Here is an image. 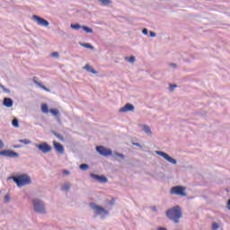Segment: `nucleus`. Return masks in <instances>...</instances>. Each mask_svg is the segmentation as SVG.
Here are the masks:
<instances>
[{"instance_id":"nucleus-1","label":"nucleus","mask_w":230,"mask_h":230,"mask_svg":"<svg viewBox=\"0 0 230 230\" xmlns=\"http://www.w3.org/2000/svg\"><path fill=\"white\" fill-rule=\"evenodd\" d=\"M165 215L169 220H172L174 224H179V219L182 218V209L181 206H175L172 208L166 210Z\"/></svg>"},{"instance_id":"nucleus-2","label":"nucleus","mask_w":230,"mask_h":230,"mask_svg":"<svg viewBox=\"0 0 230 230\" xmlns=\"http://www.w3.org/2000/svg\"><path fill=\"white\" fill-rule=\"evenodd\" d=\"M10 179L15 182L18 188H22V186H28L31 184V177L26 173L10 177Z\"/></svg>"},{"instance_id":"nucleus-3","label":"nucleus","mask_w":230,"mask_h":230,"mask_svg":"<svg viewBox=\"0 0 230 230\" xmlns=\"http://www.w3.org/2000/svg\"><path fill=\"white\" fill-rule=\"evenodd\" d=\"M32 208L34 213L39 215H46L48 211L46 210V203L40 199H32Z\"/></svg>"},{"instance_id":"nucleus-4","label":"nucleus","mask_w":230,"mask_h":230,"mask_svg":"<svg viewBox=\"0 0 230 230\" xmlns=\"http://www.w3.org/2000/svg\"><path fill=\"white\" fill-rule=\"evenodd\" d=\"M90 208L93 211H95V216L94 217L101 216L102 218H105V217H109V210L104 209L102 207H100L94 202L90 203Z\"/></svg>"},{"instance_id":"nucleus-5","label":"nucleus","mask_w":230,"mask_h":230,"mask_svg":"<svg viewBox=\"0 0 230 230\" xmlns=\"http://www.w3.org/2000/svg\"><path fill=\"white\" fill-rule=\"evenodd\" d=\"M34 146L40 150V152H42V154H49L51 150H53V147L47 142H41L40 144H34Z\"/></svg>"},{"instance_id":"nucleus-6","label":"nucleus","mask_w":230,"mask_h":230,"mask_svg":"<svg viewBox=\"0 0 230 230\" xmlns=\"http://www.w3.org/2000/svg\"><path fill=\"white\" fill-rule=\"evenodd\" d=\"M172 195H180L181 197H186V188L182 186H174L171 189Z\"/></svg>"},{"instance_id":"nucleus-7","label":"nucleus","mask_w":230,"mask_h":230,"mask_svg":"<svg viewBox=\"0 0 230 230\" xmlns=\"http://www.w3.org/2000/svg\"><path fill=\"white\" fill-rule=\"evenodd\" d=\"M0 155H3L4 157H10L11 159H17L20 155L13 150L5 149L0 151Z\"/></svg>"},{"instance_id":"nucleus-8","label":"nucleus","mask_w":230,"mask_h":230,"mask_svg":"<svg viewBox=\"0 0 230 230\" xmlns=\"http://www.w3.org/2000/svg\"><path fill=\"white\" fill-rule=\"evenodd\" d=\"M96 151L100 155H102L103 157H109V155H112V150L106 148L103 146H97Z\"/></svg>"},{"instance_id":"nucleus-9","label":"nucleus","mask_w":230,"mask_h":230,"mask_svg":"<svg viewBox=\"0 0 230 230\" xmlns=\"http://www.w3.org/2000/svg\"><path fill=\"white\" fill-rule=\"evenodd\" d=\"M156 154L157 155H160V157H163V159H165V161H167L171 164H177V160L170 156V155L166 154L165 152L156 151Z\"/></svg>"},{"instance_id":"nucleus-10","label":"nucleus","mask_w":230,"mask_h":230,"mask_svg":"<svg viewBox=\"0 0 230 230\" xmlns=\"http://www.w3.org/2000/svg\"><path fill=\"white\" fill-rule=\"evenodd\" d=\"M32 19L35 21V22H37L39 26H44L45 28L49 26V22L37 14L32 15Z\"/></svg>"},{"instance_id":"nucleus-11","label":"nucleus","mask_w":230,"mask_h":230,"mask_svg":"<svg viewBox=\"0 0 230 230\" xmlns=\"http://www.w3.org/2000/svg\"><path fill=\"white\" fill-rule=\"evenodd\" d=\"M90 177H92V179H93L94 181H97V182H101V184H105V183L109 182V179H107L103 175L91 173Z\"/></svg>"},{"instance_id":"nucleus-12","label":"nucleus","mask_w":230,"mask_h":230,"mask_svg":"<svg viewBox=\"0 0 230 230\" xmlns=\"http://www.w3.org/2000/svg\"><path fill=\"white\" fill-rule=\"evenodd\" d=\"M136 107L132 103H126L122 108L119 110V112H133Z\"/></svg>"},{"instance_id":"nucleus-13","label":"nucleus","mask_w":230,"mask_h":230,"mask_svg":"<svg viewBox=\"0 0 230 230\" xmlns=\"http://www.w3.org/2000/svg\"><path fill=\"white\" fill-rule=\"evenodd\" d=\"M54 145V148L56 150V152H58V154H64V146H62V144L54 141L53 142Z\"/></svg>"},{"instance_id":"nucleus-14","label":"nucleus","mask_w":230,"mask_h":230,"mask_svg":"<svg viewBox=\"0 0 230 230\" xmlns=\"http://www.w3.org/2000/svg\"><path fill=\"white\" fill-rule=\"evenodd\" d=\"M3 105L8 109L13 107V100H12V98L5 97L4 98Z\"/></svg>"},{"instance_id":"nucleus-15","label":"nucleus","mask_w":230,"mask_h":230,"mask_svg":"<svg viewBox=\"0 0 230 230\" xmlns=\"http://www.w3.org/2000/svg\"><path fill=\"white\" fill-rule=\"evenodd\" d=\"M83 69H84L85 71H87L88 73H92L93 75H98V71L94 70V68H93V66H91L89 64H86Z\"/></svg>"},{"instance_id":"nucleus-16","label":"nucleus","mask_w":230,"mask_h":230,"mask_svg":"<svg viewBox=\"0 0 230 230\" xmlns=\"http://www.w3.org/2000/svg\"><path fill=\"white\" fill-rule=\"evenodd\" d=\"M141 127L143 128V131L146 134H148L149 136H152V129H150V126H148V125H141Z\"/></svg>"},{"instance_id":"nucleus-17","label":"nucleus","mask_w":230,"mask_h":230,"mask_svg":"<svg viewBox=\"0 0 230 230\" xmlns=\"http://www.w3.org/2000/svg\"><path fill=\"white\" fill-rule=\"evenodd\" d=\"M84 25H80V23H72L70 25V28H72V30H75V31H78V30H82Z\"/></svg>"},{"instance_id":"nucleus-18","label":"nucleus","mask_w":230,"mask_h":230,"mask_svg":"<svg viewBox=\"0 0 230 230\" xmlns=\"http://www.w3.org/2000/svg\"><path fill=\"white\" fill-rule=\"evenodd\" d=\"M80 46H82L83 48H86L87 49H94V47L89 43H79Z\"/></svg>"},{"instance_id":"nucleus-19","label":"nucleus","mask_w":230,"mask_h":230,"mask_svg":"<svg viewBox=\"0 0 230 230\" xmlns=\"http://www.w3.org/2000/svg\"><path fill=\"white\" fill-rule=\"evenodd\" d=\"M99 3H102V4H103V6H109V4H112V1L111 0H98Z\"/></svg>"},{"instance_id":"nucleus-20","label":"nucleus","mask_w":230,"mask_h":230,"mask_svg":"<svg viewBox=\"0 0 230 230\" xmlns=\"http://www.w3.org/2000/svg\"><path fill=\"white\" fill-rule=\"evenodd\" d=\"M125 60H127V62H129V64H134L136 62V57H126Z\"/></svg>"},{"instance_id":"nucleus-21","label":"nucleus","mask_w":230,"mask_h":230,"mask_svg":"<svg viewBox=\"0 0 230 230\" xmlns=\"http://www.w3.org/2000/svg\"><path fill=\"white\" fill-rule=\"evenodd\" d=\"M82 30L85 31V33H93V28L83 25Z\"/></svg>"},{"instance_id":"nucleus-22","label":"nucleus","mask_w":230,"mask_h":230,"mask_svg":"<svg viewBox=\"0 0 230 230\" xmlns=\"http://www.w3.org/2000/svg\"><path fill=\"white\" fill-rule=\"evenodd\" d=\"M41 111L44 113L49 112V108L48 107V104L46 103L41 104Z\"/></svg>"},{"instance_id":"nucleus-23","label":"nucleus","mask_w":230,"mask_h":230,"mask_svg":"<svg viewBox=\"0 0 230 230\" xmlns=\"http://www.w3.org/2000/svg\"><path fill=\"white\" fill-rule=\"evenodd\" d=\"M51 133L58 137V139H59V141H64V137L58 133H57V131L52 130Z\"/></svg>"},{"instance_id":"nucleus-24","label":"nucleus","mask_w":230,"mask_h":230,"mask_svg":"<svg viewBox=\"0 0 230 230\" xmlns=\"http://www.w3.org/2000/svg\"><path fill=\"white\" fill-rule=\"evenodd\" d=\"M49 112L53 116H59L60 115V111L58 109H50Z\"/></svg>"},{"instance_id":"nucleus-25","label":"nucleus","mask_w":230,"mask_h":230,"mask_svg":"<svg viewBox=\"0 0 230 230\" xmlns=\"http://www.w3.org/2000/svg\"><path fill=\"white\" fill-rule=\"evenodd\" d=\"M12 125L13 127H14L15 128H19V119L17 118H14L12 120Z\"/></svg>"},{"instance_id":"nucleus-26","label":"nucleus","mask_w":230,"mask_h":230,"mask_svg":"<svg viewBox=\"0 0 230 230\" xmlns=\"http://www.w3.org/2000/svg\"><path fill=\"white\" fill-rule=\"evenodd\" d=\"M80 170H82L83 172H85L86 170H89V164H81L79 165Z\"/></svg>"},{"instance_id":"nucleus-27","label":"nucleus","mask_w":230,"mask_h":230,"mask_svg":"<svg viewBox=\"0 0 230 230\" xmlns=\"http://www.w3.org/2000/svg\"><path fill=\"white\" fill-rule=\"evenodd\" d=\"M18 141H19V143H23V145H31V141L28 138L20 139Z\"/></svg>"},{"instance_id":"nucleus-28","label":"nucleus","mask_w":230,"mask_h":230,"mask_svg":"<svg viewBox=\"0 0 230 230\" xmlns=\"http://www.w3.org/2000/svg\"><path fill=\"white\" fill-rule=\"evenodd\" d=\"M69 190H71V185L69 184H65L64 186H62L61 190L62 191H68Z\"/></svg>"},{"instance_id":"nucleus-29","label":"nucleus","mask_w":230,"mask_h":230,"mask_svg":"<svg viewBox=\"0 0 230 230\" xmlns=\"http://www.w3.org/2000/svg\"><path fill=\"white\" fill-rule=\"evenodd\" d=\"M115 157H120V159H125V155L119 153V152H115L114 153Z\"/></svg>"},{"instance_id":"nucleus-30","label":"nucleus","mask_w":230,"mask_h":230,"mask_svg":"<svg viewBox=\"0 0 230 230\" xmlns=\"http://www.w3.org/2000/svg\"><path fill=\"white\" fill-rule=\"evenodd\" d=\"M38 87H40V89H43V91H46L47 93H50L51 92L48 87H46L42 84H40Z\"/></svg>"},{"instance_id":"nucleus-31","label":"nucleus","mask_w":230,"mask_h":230,"mask_svg":"<svg viewBox=\"0 0 230 230\" xmlns=\"http://www.w3.org/2000/svg\"><path fill=\"white\" fill-rule=\"evenodd\" d=\"M218 223L213 222L212 223V230H218Z\"/></svg>"},{"instance_id":"nucleus-32","label":"nucleus","mask_w":230,"mask_h":230,"mask_svg":"<svg viewBox=\"0 0 230 230\" xmlns=\"http://www.w3.org/2000/svg\"><path fill=\"white\" fill-rule=\"evenodd\" d=\"M38 80L39 78L37 76H34L32 82L39 87V84H40V83Z\"/></svg>"},{"instance_id":"nucleus-33","label":"nucleus","mask_w":230,"mask_h":230,"mask_svg":"<svg viewBox=\"0 0 230 230\" xmlns=\"http://www.w3.org/2000/svg\"><path fill=\"white\" fill-rule=\"evenodd\" d=\"M4 202H5L6 204H8V202H10V195H5L4 198Z\"/></svg>"},{"instance_id":"nucleus-34","label":"nucleus","mask_w":230,"mask_h":230,"mask_svg":"<svg viewBox=\"0 0 230 230\" xmlns=\"http://www.w3.org/2000/svg\"><path fill=\"white\" fill-rule=\"evenodd\" d=\"M133 146H137L138 148H143V146L137 142H132Z\"/></svg>"},{"instance_id":"nucleus-35","label":"nucleus","mask_w":230,"mask_h":230,"mask_svg":"<svg viewBox=\"0 0 230 230\" xmlns=\"http://www.w3.org/2000/svg\"><path fill=\"white\" fill-rule=\"evenodd\" d=\"M175 88H177V84H170L169 89H170L171 92H173Z\"/></svg>"},{"instance_id":"nucleus-36","label":"nucleus","mask_w":230,"mask_h":230,"mask_svg":"<svg viewBox=\"0 0 230 230\" xmlns=\"http://www.w3.org/2000/svg\"><path fill=\"white\" fill-rule=\"evenodd\" d=\"M169 66L170 67H172V69H177V64L175 63H170Z\"/></svg>"},{"instance_id":"nucleus-37","label":"nucleus","mask_w":230,"mask_h":230,"mask_svg":"<svg viewBox=\"0 0 230 230\" xmlns=\"http://www.w3.org/2000/svg\"><path fill=\"white\" fill-rule=\"evenodd\" d=\"M142 33H143L144 35H148V29L144 28V29L142 30Z\"/></svg>"},{"instance_id":"nucleus-38","label":"nucleus","mask_w":230,"mask_h":230,"mask_svg":"<svg viewBox=\"0 0 230 230\" xmlns=\"http://www.w3.org/2000/svg\"><path fill=\"white\" fill-rule=\"evenodd\" d=\"M51 55H52V57H54L55 58H58V57H59L58 52H53Z\"/></svg>"},{"instance_id":"nucleus-39","label":"nucleus","mask_w":230,"mask_h":230,"mask_svg":"<svg viewBox=\"0 0 230 230\" xmlns=\"http://www.w3.org/2000/svg\"><path fill=\"white\" fill-rule=\"evenodd\" d=\"M3 148H4V142H3V141L0 139V150H3Z\"/></svg>"},{"instance_id":"nucleus-40","label":"nucleus","mask_w":230,"mask_h":230,"mask_svg":"<svg viewBox=\"0 0 230 230\" xmlns=\"http://www.w3.org/2000/svg\"><path fill=\"white\" fill-rule=\"evenodd\" d=\"M108 204L110 206H114V204H116V201L114 199H111V200L108 201Z\"/></svg>"},{"instance_id":"nucleus-41","label":"nucleus","mask_w":230,"mask_h":230,"mask_svg":"<svg viewBox=\"0 0 230 230\" xmlns=\"http://www.w3.org/2000/svg\"><path fill=\"white\" fill-rule=\"evenodd\" d=\"M150 37H157V34L155 31H149Z\"/></svg>"},{"instance_id":"nucleus-42","label":"nucleus","mask_w":230,"mask_h":230,"mask_svg":"<svg viewBox=\"0 0 230 230\" xmlns=\"http://www.w3.org/2000/svg\"><path fill=\"white\" fill-rule=\"evenodd\" d=\"M69 173H71L69 171L63 170V175H69Z\"/></svg>"},{"instance_id":"nucleus-43","label":"nucleus","mask_w":230,"mask_h":230,"mask_svg":"<svg viewBox=\"0 0 230 230\" xmlns=\"http://www.w3.org/2000/svg\"><path fill=\"white\" fill-rule=\"evenodd\" d=\"M151 208L153 211H155V213H157V207L153 206Z\"/></svg>"},{"instance_id":"nucleus-44","label":"nucleus","mask_w":230,"mask_h":230,"mask_svg":"<svg viewBox=\"0 0 230 230\" xmlns=\"http://www.w3.org/2000/svg\"><path fill=\"white\" fill-rule=\"evenodd\" d=\"M22 146H21V145H14V146H13V147H14V148H22Z\"/></svg>"},{"instance_id":"nucleus-45","label":"nucleus","mask_w":230,"mask_h":230,"mask_svg":"<svg viewBox=\"0 0 230 230\" xmlns=\"http://www.w3.org/2000/svg\"><path fill=\"white\" fill-rule=\"evenodd\" d=\"M4 93H10V89H8V88H4Z\"/></svg>"},{"instance_id":"nucleus-46","label":"nucleus","mask_w":230,"mask_h":230,"mask_svg":"<svg viewBox=\"0 0 230 230\" xmlns=\"http://www.w3.org/2000/svg\"><path fill=\"white\" fill-rule=\"evenodd\" d=\"M157 230H168V229H166V227L160 226L157 228Z\"/></svg>"},{"instance_id":"nucleus-47","label":"nucleus","mask_w":230,"mask_h":230,"mask_svg":"<svg viewBox=\"0 0 230 230\" xmlns=\"http://www.w3.org/2000/svg\"><path fill=\"white\" fill-rule=\"evenodd\" d=\"M0 88L3 89V91H4L6 87H4V85L0 84Z\"/></svg>"},{"instance_id":"nucleus-48","label":"nucleus","mask_w":230,"mask_h":230,"mask_svg":"<svg viewBox=\"0 0 230 230\" xmlns=\"http://www.w3.org/2000/svg\"><path fill=\"white\" fill-rule=\"evenodd\" d=\"M227 206L230 207V199H229L228 201H227Z\"/></svg>"},{"instance_id":"nucleus-49","label":"nucleus","mask_w":230,"mask_h":230,"mask_svg":"<svg viewBox=\"0 0 230 230\" xmlns=\"http://www.w3.org/2000/svg\"><path fill=\"white\" fill-rule=\"evenodd\" d=\"M229 210H230V208H229Z\"/></svg>"}]
</instances>
